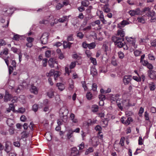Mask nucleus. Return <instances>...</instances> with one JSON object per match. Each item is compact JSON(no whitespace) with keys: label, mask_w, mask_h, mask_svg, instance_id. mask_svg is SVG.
<instances>
[{"label":"nucleus","mask_w":156,"mask_h":156,"mask_svg":"<svg viewBox=\"0 0 156 156\" xmlns=\"http://www.w3.org/2000/svg\"><path fill=\"white\" fill-rule=\"evenodd\" d=\"M21 36L17 34H14L13 37V39L16 41H18L19 39L21 37Z\"/></svg>","instance_id":"obj_39"},{"label":"nucleus","mask_w":156,"mask_h":156,"mask_svg":"<svg viewBox=\"0 0 156 156\" xmlns=\"http://www.w3.org/2000/svg\"><path fill=\"white\" fill-rule=\"evenodd\" d=\"M88 48L90 49L94 48L96 46V44L95 43L92 42L88 44Z\"/></svg>","instance_id":"obj_40"},{"label":"nucleus","mask_w":156,"mask_h":156,"mask_svg":"<svg viewBox=\"0 0 156 156\" xmlns=\"http://www.w3.org/2000/svg\"><path fill=\"white\" fill-rule=\"evenodd\" d=\"M129 23L127 21L123 20L118 25V27L119 29L124 27L126 25L129 24Z\"/></svg>","instance_id":"obj_12"},{"label":"nucleus","mask_w":156,"mask_h":156,"mask_svg":"<svg viewBox=\"0 0 156 156\" xmlns=\"http://www.w3.org/2000/svg\"><path fill=\"white\" fill-rule=\"evenodd\" d=\"M71 153L74 154L73 155H77L79 154V151L77 149L76 147H74L72 149Z\"/></svg>","instance_id":"obj_21"},{"label":"nucleus","mask_w":156,"mask_h":156,"mask_svg":"<svg viewBox=\"0 0 156 156\" xmlns=\"http://www.w3.org/2000/svg\"><path fill=\"white\" fill-rule=\"evenodd\" d=\"M49 35L47 33H44L43 34L40 39L41 43L42 44H45L47 43Z\"/></svg>","instance_id":"obj_8"},{"label":"nucleus","mask_w":156,"mask_h":156,"mask_svg":"<svg viewBox=\"0 0 156 156\" xmlns=\"http://www.w3.org/2000/svg\"><path fill=\"white\" fill-rule=\"evenodd\" d=\"M149 76L151 78L155 79L156 78V73L154 71L151 70L149 73Z\"/></svg>","instance_id":"obj_17"},{"label":"nucleus","mask_w":156,"mask_h":156,"mask_svg":"<svg viewBox=\"0 0 156 156\" xmlns=\"http://www.w3.org/2000/svg\"><path fill=\"white\" fill-rule=\"evenodd\" d=\"M117 35L120 36L121 38H122L124 37L125 35V32L124 30V29H122V28L119 29L117 31Z\"/></svg>","instance_id":"obj_14"},{"label":"nucleus","mask_w":156,"mask_h":156,"mask_svg":"<svg viewBox=\"0 0 156 156\" xmlns=\"http://www.w3.org/2000/svg\"><path fill=\"white\" fill-rule=\"evenodd\" d=\"M133 113L130 111H127L125 112V115L127 116H131L133 115Z\"/></svg>","instance_id":"obj_63"},{"label":"nucleus","mask_w":156,"mask_h":156,"mask_svg":"<svg viewBox=\"0 0 156 156\" xmlns=\"http://www.w3.org/2000/svg\"><path fill=\"white\" fill-rule=\"evenodd\" d=\"M57 86L60 91L63 90L65 89V86L64 84L62 83H57L56 84Z\"/></svg>","instance_id":"obj_20"},{"label":"nucleus","mask_w":156,"mask_h":156,"mask_svg":"<svg viewBox=\"0 0 156 156\" xmlns=\"http://www.w3.org/2000/svg\"><path fill=\"white\" fill-rule=\"evenodd\" d=\"M59 112L60 118L63 119V122H66L67 120V116L69 113L68 109L65 107H63L60 109Z\"/></svg>","instance_id":"obj_1"},{"label":"nucleus","mask_w":156,"mask_h":156,"mask_svg":"<svg viewBox=\"0 0 156 156\" xmlns=\"http://www.w3.org/2000/svg\"><path fill=\"white\" fill-rule=\"evenodd\" d=\"M112 40L114 42L115 45L118 47L121 48L123 46L124 44L122 41H123V38L114 36L112 37Z\"/></svg>","instance_id":"obj_2"},{"label":"nucleus","mask_w":156,"mask_h":156,"mask_svg":"<svg viewBox=\"0 0 156 156\" xmlns=\"http://www.w3.org/2000/svg\"><path fill=\"white\" fill-rule=\"evenodd\" d=\"M133 121V119L131 117H129L127 118V120L125 122V125H128L130 122Z\"/></svg>","instance_id":"obj_32"},{"label":"nucleus","mask_w":156,"mask_h":156,"mask_svg":"<svg viewBox=\"0 0 156 156\" xmlns=\"http://www.w3.org/2000/svg\"><path fill=\"white\" fill-rule=\"evenodd\" d=\"M101 22L99 20H97L95 21L94 22L91 23V24L93 26H94L95 24L99 25L100 24Z\"/></svg>","instance_id":"obj_51"},{"label":"nucleus","mask_w":156,"mask_h":156,"mask_svg":"<svg viewBox=\"0 0 156 156\" xmlns=\"http://www.w3.org/2000/svg\"><path fill=\"white\" fill-rule=\"evenodd\" d=\"M73 58H76L78 59H81V57L80 56L77 55L76 54H75L73 55Z\"/></svg>","instance_id":"obj_58"},{"label":"nucleus","mask_w":156,"mask_h":156,"mask_svg":"<svg viewBox=\"0 0 156 156\" xmlns=\"http://www.w3.org/2000/svg\"><path fill=\"white\" fill-rule=\"evenodd\" d=\"M45 135L48 140L50 141L51 140L52 136L50 134H46Z\"/></svg>","instance_id":"obj_61"},{"label":"nucleus","mask_w":156,"mask_h":156,"mask_svg":"<svg viewBox=\"0 0 156 156\" xmlns=\"http://www.w3.org/2000/svg\"><path fill=\"white\" fill-rule=\"evenodd\" d=\"M90 59L91 60V62L94 65H97V62L96 59L95 58L92 57H90Z\"/></svg>","instance_id":"obj_46"},{"label":"nucleus","mask_w":156,"mask_h":156,"mask_svg":"<svg viewBox=\"0 0 156 156\" xmlns=\"http://www.w3.org/2000/svg\"><path fill=\"white\" fill-rule=\"evenodd\" d=\"M94 151V149L93 147H89L87 149L85 153L86 155H88L90 153L93 152Z\"/></svg>","instance_id":"obj_36"},{"label":"nucleus","mask_w":156,"mask_h":156,"mask_svg":"<svg viewBox=\"0 0 156 156\" xmlns=\"http://www.w3.org/2000/svg\"><path fill=\"white\" fill-rule=\"evenodd\" d=\"M98 106L96 105H93L91 108L92 111L94 112H97L98 111Z\"/></svg>","instance_id":"obj_31"},{"label":"nucleus","mask_w":156,"mask_h":156,"mask_svg":"<svg viewBox=\"0 0 156 156\" xmlns=\"http://www.w3.org/2000/svg\"><path fill=\"white\" fill-rule=\"evenodd\" d=\"M49 66L51 68L54 67L55 65H57V61L54 58H50L48 61Z\"/></svg>","instance_id":"obj_11"},{"label":"nucleus","mask_w":156,"mask_h":156,"mask_svg":"<svg viewBox=\"0 0 156 156\" xmlns=\"http://www.w3.org/2000/svg\"><path fill=\"white\" fill-rule=\"evenodd\" d=\"M125 140V138L124 137H122L120 139V144L122 146H123L124 145V142Z\"/></svg>","instance_id":"obj_60"},{"label":"nucleus","mask_w":156,"mask_h":156,"mask_svg":"<svg viewBox=\"0 0 156 156\" xmlns=\"http://www.w3.org/2000/svg\"><path fill=\"white\" fill-rule=\"evenodd\" d=\"M70 117L73 122L75 123L77 122V120L76 119H75V115L73 113H72L71 114Z\"/></svg>","instance_id":"obj_27"},{"label":"nucleus","mask_w":156,"mask_h":156,"mask_svg":"<svg viewBox=\"0 0 156 156\" xmlns=\"http://www.w3.org/2000/svg\"><path fill=\"white\" fill-rule=\"evenodd\" d=\"M14 121L13 119H9L7 121V123L8 125L11 126L12 125H13Z\"/></svg>","instance_id":"obj_33"},{"label":"nucleus","mask_w":156,"mask_h":156,"mask_svg":"<svg viewBox=\"0 0 156 156\" xmlns=\"http://www.w3.org/2000/svg\"><path fill=\"white\" fill-rule=\"evenodd\" d=\"M91 29V26L90 25L88 26L87 27L84 28L83 29V30L84 31H87L90 30Z\"/></svg>","instance_id":"obj_59"},{"label":"nucleus","mask_w":156,"mask_h":156,"mask_svg":"<svg viewBox=\"0 0 156 156\" xmlns=\"http://www.w3.org/2000/svg\"><path fill=\"white\" fill-rule=\"evenodd\" d=\"M30 92L34 94H37L38 93V90L37 88L34 86H32L30 89Z\"/></svg>","instance_id":"obj_19"},{"label":"nucleus","mask_w":156,"mask_h":156,"mask_svg":"<svg viewBox=\"0 0 156 156\" xmlns=\"http://www.w3.org/2000/svg\"><path fill=\"white\" fill-rule=\"evenodd\" d=\"M110 9L109 8L108 5L107 4H106L105 5L104 11L106 13H108L110 11Z\"/></svg>","instance_id":"obj_34"},{"label":"nucleus","mask_w":156,"mask_h":156,"mask_svg":"<svg viewBox=\"0 0 156 156\" xmlns=\"http://www.w3.org/2000/svg\"><path fill=\"white\" fill-rule=\"evenodd\" d=\"M119 95L118 94H117L115 95H113L111 98V100L116 101L119 108L121 110H122L123 109V106L121 105V103L120 102L121 99H119Z\"/></svg>","instance_id":"obj_4"},{"label":"nucleus","mask_w":156,"mask_h":156,"mask_svg":"<svg viewBox=\"0 0 156 156\" xmlns=\"http://www.w3.org/2000/svg\"><path fill=\"white\" fill-rule=\"evenodd\" d=\"M141 52V51L136 50L134 51V54L136 56H138L140 55Z\"/></svg>","instance_id":"obj_45"},{"label":"nucleus","mask_w":156,"mask_h":156,"mask_svg":"<svg viewBox=\"0 0 156 156\" xmlns=\"http://www.w3.org/2000/svg\"><path fill=\"white\" fill-rule=\"evenodd\" d=\"M126 39L129 44L133 46V49H135L137 47V45L135 44L136 39L132 37H126Z\"/></svg>","instance_id":"obj_6"},{"label":"nucleus","mask_w":156,"mask_h":156,"mask_svg":"<svg viewBox=\"0 0 156 156\" xmlns=\"http://www.w3.org/2000/svg\"><path fill=\"white\" fill-rule=\"evenodd\" d=\"M6 44V42L3 39H0V46H4Z\"/></svg>","instance_id":"obj_56"},{"label":"nucleus","mask_w":156,"mask_h":156,"mask_svg":"<svg viewBox=\"0 0 156 156\" xmlns=\"http://www.w3.org/2000/svg\"><path fill=\"white\" fill-rule=\"evenodd\" d=\"M97 89V85L95 83H93L92 86V90L93 91L96 92Z\"/></svg>","instance_id":"obj_64"},{"label":"nucleus","mask_w":156,"mask_h":156,"mask_svg":"<svg viewBox=\"0 0 156 156\" xmlns=\"http://www.w3.org/2000/svg\"><path fill=\"white\" fill-rule=\"evenodd\" d=\"M54 20V17L53 16H47L40 20L39 23L41 24H49Z\"/></svg>","instance_id":"obj_3"},{"label":"nucleus","mask_w":156,"mask_h":156,"mask_svg":"<svg viewBox=\"0 0 156 156\" xmlns=\"http://www.w3.org/2000/svg\"><path fill=\"white\" fill-rule=\"evenodd\" d=\"M128 13L131 16L139 15L140 14V9L139 8H137L135 9L130 10Z\"/></svg>","instance_id":"obj_9"},{"label":"nucleus","mask_w":156,"mask_h":156,"mask_svg":"<svg viewBox=\"0 0 156 156\" xmlns=\"http://www.w3.org/2000/svg\"><path fill=\"white\" fill-rule=\"evenodd\" d=\"M10 144V143L9 142H7L5 143V151L7 153H9L11 150V147L9 145Z\"/></svg>","instance_id":"obj_15"},{"label":"nucleus","mask_w":156,"mask_h":156,"mask_svg":"<svg viewBox=\"0 0 156 156\" xmlns=\"http://www.w3.org/2000/svg\"><path fill=\"white\" fill-rule=\"evenodd\" d=\"M73 133H72L70 130H69L68 133L67 134V137L68 139H70L72 136Z\"/></svg>","instance_id":"obj_52"},{"label":"nucleus","mask_w":156,"mask_h":156,"mask_svg":"<svg viewBox=\"0 0 156 156\" xmlns=\"http://www.w3.org/2000/svg\"><path fill=\"white\" fill-rule=\"evenodd\" d=\"M60 74L61 73L60 72L58 71H55L54 76L55 80H58V78H59Z\"/></svg>","instance_id":"obj_24"},{"label":"nucleus","mask_w":156,"mask_h":156,"mask_svg":"<svg viewBox=\"0 0 156 156\" xmlns=\"http://www.w3.org/2000/svg\"><path fill=\"white\" fill-rule=\"evenodd\" d=\"M140 63L142 65L146 66L148 62L147 60H144L142 61H140Z\"/></svg>","instance_id":"obj_48"},{"label":"nucleus","mask_w":156,"mask_h":156,"mask_svg":"<svg viewBox=\"0 0 156 156\" xmlns=\"http://www.w3.org/2000/svg\"><path fill=\"white\" fill-rule=\"evenodd\" d=\"M120 102H122V103H121V105L122 104L123 106L125 107L127 106H134L135 105V103H133V104L130 103L128 99L124 100L122 101H120Z\"/></svg>","instance_id":"obj_10"},{"label":"nucleus","mask_w":156,"mask_h":156,"mask_svg":"<svg viewBox=\"0 0 156 156\" xmlns=\"http://www.w3.org/2000/svg\"><path fill=\"white\" fill-rule=\"evenodd\" d=\"M54 92L52 90L49 91L47 93V95L50 98H52L54 95Z\"/></svg>","instance_id":"obj_43"},{"label":"nucleus","mask_w":156,"mask_h":156,"mask_svg":"<svg viewBox=\"0 0 156 156\" xmlns=\"http://www.w3.org/2000/svg\"><path fill=\"white\" fill-rule=\"evenodd\" d=\"M133 79L137 82H140L141 80V78L140 77H137L136 76H134L133 77Z\"/></svg>","instance_id":"obj_47"},{"label":"nucleus","mask_w":156,"mask_h":156,"mask_svg":"<svg viewBox=\"0 0 156 156\" xmlns=\"http://www.w3.org/2000/svg\"><path fill=\"white\" fill-rule=\"evenodd\" d=\"M58 22H59V19H55L54 20V22H51L50 23L51 25V26H53L55 24L57 23Z\"/></svg>","instance_id":"obj_55"},{"label":"nucleus","mask_w":156,"mask_h":156,"mask_svg":"<svg viewBox=\"0 0 156 156\" xmlns=\"http://www.w3.org/2000/svg\"><path fill=\"white\" fill-rule=\"evenodd\" d=\"M90 73L91 74L94 76H96L97 74V70L95 67H93L90 69Z\"/></svg>","instance_id":"obj_23"},{"label":"nucleus","mask_w":156,"mask_h":156,"mask_svg":"<svg viewBox=\"0 0 156 156\" xmlns=\"http://www.w3.org/2000/svg\"><path fill=\"white\" fill-rule=\"evenodd\" d=\"M118 54L119 58L122 59L124 57V54L121 51H119L118 52Z\"/></svg>","instance_id":"obj_42"},{"label":"nucleus","mask_w":156,"mask_h":156,"mask_svg":"<svg viewBox=\"0 0 156 156\" xmlns=\"http://www.w3.org/2000/svg\"><path fill=\"white\" fill-rule=\"evenodd\" d=\"M131 80V76H125L123 79V82L125 85H127L129 83Z\"/></svg>","instance_id":"obj_13"},{"label":"nucleus","mask_w":156,"mask_h":156,"mask_svg":"<svg viewBox=\"0 0 156 156\" xmlns=\"http://www.w3.org/2000/svg\"><path fill=\"white\" fill-rule=\"evenodd\" d=\"M70 16H65L59 19V22L60 23H63L68 20Z\"/></svg>","instance_id":"obj_18"},{"label":"nucleus","mask_w":156,"mask_h":156,"mask_svg":"<svg viewBox=\"0 0 156 156\" xmlns=\"http://www.w3.org/2000/svg\"><path fill=\"white\" fill-rule=\"evenodd\" d=\"M148 56L149 59L150 60H154L155 59L154 56L151 53L149 54Z\"/></svg>","instance_id":"obj_38"},{"label":"nucleus","mask_w":156,"mask_h":156,"mask_svg":"<svg viewBox=\"0 0 156 156\" xmlns=\"http://www.w3.org/2000/svg\"><path fill=\"white\" fill-rule=\"evenodd\" d=\"M69 83L68 89L69 90H72L74 88V82L73 80L70 79L69 80Z\"/></svg>","instance_id":"obj_16"},{"label":"nucleus","mask_w":156,"mask_h":156,"mask_svg":"<svg viewBox=\"0 0 156 156\" xmlns=\"http://www.w3.org/2000/svg\"><path fill=\"white\" fill-rule=\"evenodd\" d=\"M89 4V2L87 0L83 1L81 2L82 5L85 7H87Z\"/></svg>","instance_id":"obj_35"},{"label":"nucleus","mask_w":156,"mask_h":156,"mask_svg":"<svg viewBox=\"0 0 156 156\" xmlns=\"http://www.w3.org/2000/svg\"><path fill=\"white\" fill-rule=\"evenodd\" d=\"M14 9L13 8L4 9L2 12V14L5 16H11L13 13Z\"/></svg>","instance_id":"obj_5"},{"label":"nucleus","mask_w":156,"mask_h":156,"mask_svg":"<svg viewBox=\"0 0 156 156\" xmlns=\"http://www.w3.org/2000/svg\"><path fill=\"white\" fill-rule=\"evenodd\" d=\"M23 89V85H20L18 87L16 90L15 92L17 93H19L20 92L21 90Z\"/></svg>","instance_id":"obj_37"},{"label":"nucleus","mask_w":156,"mask_h":156,"mask_svg":"<svg viewBox=\"0 0 156 156\" xmlns=\"http://www.w3.org/2000/svg\"><path fill=\"white\" fill-rule=\"evenodd\" d=\"M79 149L80 150H82L84 147V144L83 142H82L78 146Z\"/></svg>","instance_id":"obj_57"},{"label":"nucleus","mask_w":156,"mask_h":156,"mask_svg":"<svg viewBox=\"0 0 156 156\" xmlns=\"http://www.w3.org/2000/svg\"><path fill=\"white\" fill-rule=\"evenodd\" d=\"M88 44H87L86 41L84 42L82 44V46L83 48L87 49L88 48Z\"/></svg>","instance_id":"obj_53"},{"label":"nucleus","mask_w":156,"mask_h":156,"mask_svg":"<svg viewBox=\"0 0 156 156\" xmlns=\"http://www.w3.org/2000/svg\"><path fill=\"white\" fill-rule=\"evenodd\" d=\"M55 70L53 69H51L49 73H46V75L48 77H51L52 76H54Z\"/></svg>","instance_id":"obj_30"},{"label":"nucleus","mask_w":156,"mask_h":156,"mask_svg":"<svg viewBox=\"0 0 156 156\" xmlns=\"http://www.w3.org/2000/svg\"><path fill=\"white\" fill-rule=\"evenodd\" d=\"M11 99V95L8 93L7 91H6V94L5 96L4 99L5 101H7L10 100Z\"/></svg>","instance_id":"obj_22"},{"label":"nucleus","mask_w":156,"mask_h":156,"mask_svg":"<svg viewBox=\"0 0 156 156\" xmlns=\"http://www.w3.org/2000/svg\"><path fill=\"white\" fill-rule=\"evenodd\" d=\"M76 65V63L75 62H72L69 66L67 65L65 67V70L66 73L69 75L70 73L71 72V69L74 68Z\"/></svg>","instance_id":"obj_7"},{"label":"nucleus","mask_w":156,"mask_h":156,"mask_svg":"<svg viewBox=\"0 0 156 156\" xmlns=\"http://www.w3.org/2000/svg\"><path fill=\"white\" fill-rule=\"evenodd\" d=\"M71 44L72 43L66 41H64L63 42V46L64 48H69Z\"/></svg>","instance_id":"obj_26"},{"label":"nucleus","mask_w":156,"mask_h":156,"mask_svg":"<svg viewBox=\"0 0 156 156\" xmlns=\"http://www.w3.org/2000/svg\"><path fill=\"white\" fill-rule=\"evenodd\" d=\"M77 36L80 39H82L84 36L83 34L81 32H79L77 34Z\"/></svg>","instance_id":"obj_50"},{"label":"nucleus","mask_w":156,"mask_h":156,"mask_svg":"<svg viewBox=\"0 0 156 156\" xmlns=\"http://www.w3.org/2000/svg\"><path fill=\"white\" fill-rule=\"evenodd\" d=\"M137 20L139 22L144 23L145 22L144 19L142 17H139L137 18Z\"/></svg>","instance_id":"obj_49"},{"label":"nucleus","mask_w":156,"mask_h":156,"mask_svg":"<svg viewBox=\"0 0 156 156\" xmlns=\"http://www.w3.org/2000/svg\"><path fill=\"white\" fill-rule=\"evenodd\" d=\"M45 56L47 57H49L51 55V51H47L45 53Z\"/></svg>","instance_id":"obj_62"},{"label":"nucleus","mask_w":156,"mask_h":156,"mask_svg":"<svg viewBox=\"0 0 156 156\" xmlns=\"http://www.w3.org/2000/svg\"><path fill=\"white\" fill-rule=\"evenodd\" d=\"M146 14L149 18H150L155 15V12L153 10H150L149 12H147Z\"/></svg>","instance_id":"obj_28"},{"label":"nucleus","mask_w":156,"mask_h":156,"mask_svg":"<svg viewBox=\"0 0 156 156\" xmlns=\"http://www.w3.org/2000/svg\"><path fill=\"white\" fill-rule=\"evenodd\" d=\"M38 107L37 104L34 105L32 107V109L34 112H36L38 110Z\"/></svg>","instance_id":"obj_54"},{"label":"nucleus","mask_w":156,"mask_h":156,"mask_svg":"<svg viewBox=\"0 0 156 156\" xmlns=\"http://www.w3.org/2000/svg\"><path fill=\"white\" fill-rule=\"evenodd\" d=\"M93 96L90 92H89L87 93L86 94V97L87 99L88 100H90L92 99Z\"/></svg>","instance_id":"obj_44"},{"label":"nucleus","mask_w":156,"mask_h":156,"mask_svg":"<svg viewBox=\"0 0 156 156\" xmlns=\"http://www.w3.org/2000/svg\"><path fill=\"white\" fill-rule=\"evenodd\" d=\"M8 54V49L7 48H5L3 51H2L0 54L1 55L3 54L7 55Z\"/></svg>","instance_id":"obj_41"},{"label":"nucleus","mask_w":156,"mask_h":156,"mask_svg":"<svg viewBox=\"0 0 156 156\" xmlns=\"http://www.w3.org/2000/svg\"><path fill=\"white\" fill-rule=\"evenodd\" d=\"M150 89L151 91L154 90L155 89V85L153 82H151L149 84Z\"/></svg>","instance_id":"obj_25"},{"label":"nucleus","mask_w":156,"mask_h":156,"mask_svg":"<svg viewBox=\"0 0 156 156\" xmlns=\"http://www.w3.org/2000/svg\"><path fill=\"white\" fill-rule=\"evenodd\" d=\"M29 133L26 131H24L21 133V138H26L29 136Z\"/></svg>","instance_id":"obj_29"}]
</instances>
